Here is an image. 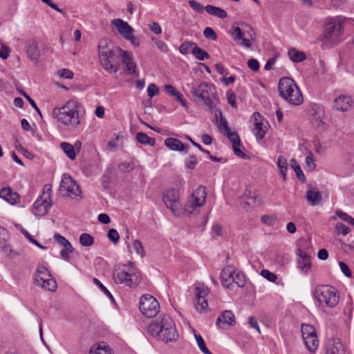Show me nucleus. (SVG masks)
Instances as JSON below:
<instances>
[{
	"instance_id": "f257e3e1",
	"label": "nucleus",
	"mask_w": 354,
	"mask_h": 354,
	"mask_svg": "<svg viewBox=\"0 0 354 354\" xmlns=\"http://www.w3.org/2000/svg\"><path fill=\"white\" fill-rule=\"evenodd\" d=\"M147 331L151 336L158 337L166 343L176 341L178 337L174 322L166 315L151 321L148 326Z\"/></svg>"
},
{
	"instance_id": "f03ea898",
	"label": "nucleus",
	"mask_w": 354,
	"mask_h": 354,
	"mask_svg": "<svg viewBox=\"0 0 354 354\" xmlns=\"http://www.w3.org/2000/svg\"><path fill=\"white\" fill-rule=\"evenodd\" d=\"M80 104L74 100L68 101L61 107L53 109L52 115L68 129H74L80 124Z\"/></svg>"
},
{
	"instance_id": "7ed1b4c3",
	"label": "nucleus",
	"mask_w": 354,
	"mask_h": 354,
	"mask_svg": "<svg viewBox=\"0 0 354 354\" xmlns=\"http://www.w3.org/2000/svg\"><path fill=\"white\" fill-rule=\"evenodd\" d=\"M278 91L279 95L287 102L292 105H299L303 102L302 94L290 77H282L279 82Z\"/></svg>"
},
{
	"instance_id": "20e7f679",
	"label": "nucleus",
	"mask_w": 354,
	"mask_h": 354,
	"mask_svg": "<svg viewBox=\"0 0 354 354\" xmlns=\"http://www.w3.org/2000/svg\"><path fill=\"white\" fill-rule=\"evenodd\" d=\"M117 283H123L130 288H136L141 280L140 272L137 268H128L127 265L118 266L113 272Z\"/></svg>"
},
{
	"instance_id": "39448f33",
	"label": "nucleus",
	"mask_w": 354,
	"mask_h": 354,
	"mask_svg": "<svg viewBox=\"0 0 354 354\" xmlns=\"http://www.w3.org/2000/svg\"><path fill=\"white\" fill-rule=\"evenodd\" d=\"M314 296L320 304L330 308L335 306L339 299L337 290L327 285L317 286L315 289Z\"/></svg>"
},
{
	"instance_id": "423d86ee",
	"label": "nucleus",
	"mask_w": 354,
	"mask_h": 354,
	"mask_svg": "<svg viewBox=\"0 0 354 354\" xmlns=\"http://www.w3.org/2000/svg\"><path fill=\"white\" fill-rule=\"evenodd\" d=\"M344 28L338 19H330L324 26V37L326 42L337 45L342 41Z\"/></svg>"
},
{
	"instance_id": "0eeeda50",
	"label": "nucleus",
	"mask_w": 354,
	"mask_h": 354,
	"mask_svg": "<svg viewBox=\"0 0 354 354\" xmlns=\"http://www.w3.org/2000/svg\"><path fill=\"white\" fill-rule=\"evenodd\" d=\"M35 281L37 285L49 291L53 292L57 288L56 281L44 266H40L37 268L35 274Z\"/></svg>"
},
{
	"instance_id": "6e6552de",
	"label": "nucleus",
	"mask_w": 354,
	"mask_h": 354,
	"mask_svg": "<svg viewBox=\"0 0 354 354\" xmlns=\"http://www.w3.org/2000/svg\"><path fill=\"white\" fill-rule=\"evenodd\" d=\"M140 310L147 317H155L159 312V303L150 295H142L140 299Z\"/></svg>"
},
{
	"instance_id": "1a4fd4ad",
	"label": "nucleus",
	"mask_w": 354,
	"mask_h": 354,
	"mask_svg": "<svg viewBox=\"0 0 354 354\" xmlns=\"http://www.w3.org/2000/svg\"><path fill=\"white\" fill-rule=\"evenodd\" d=\"M59 191L61 193L67 196L75 198L81 194V190L79 185L68 174L62 176L60 183Z\"/></svg>"
},
{
	"instance_id": "9d476101",
	"label": "nucleus",
	"mask_w": 354,
	"mask_h": 354,
	"mask_svg": "<svg viewBox=\"0 0 354 354\" xmlns=\"http://www.w3.org/2000/svg\"><path fill=\"white\" fill-rule=\"evenodd\" d=\"M191 93L197 100L202 101L209 109L213 108L211 100L212 87L207 83H201L197 87L192 88Z\"/></svg>"
},
{
	"instance_id": "9b49d317",
	"label": "nucleus",
	"mask_w": 354,
	"mask_h": 354,
	"mask_svg": "<svg viewBox=\"0 0 354 354\" xmlns=\"http://www.w3.org/2000/svg\"><path fill=\"white\" fill-rule=\"evenodd\" d=\"M179 192L175 189H169L163 194V201L167 207L171 209L174 215L180 214L181 204L179 201Z\"/></svg>"
},
{
	"instance_id": "f8f14e48",
	"label": "nucleus",
	"mask_w": 354,
	"mask_h": 354,
	"mask_svg": "<svg viewBox=\"0 0 354 354\" xmlns=\"http://www.w3.org/2000/svg\"><path fill=\"white\" fill-rule=\"evenodd\" d=\"M207 197L206 187L200 186L198 189L193 192L191 198L189 200L190 205H187L185 209L189 213H192L195 207H199L203 205Z\"/></svg>"
},
{
	"instance_id": "ddd939ff",
	"label": "nucleus",
	"mask_w": 354,
	"mask_h": 354,
	"mask_svg": "<svg viewBox=\"0 0 354 354\" xmlns=\"http://www.w3.org/2000/svg\"><path fill=\"white\" fill-rule=\"evenodd\" d=\"M50 199V194H48L46 196H40L34 203L32 207V212L36 216H43L48 212V208L50 203L48 202Z\"/></svg>"
},
{
	"instance_id": "4468645a",
	"label": "nucleus",
	"mask_w": 354,
	"mask_h": 354,
	"mask_svg": "<svg viewBox=\"0 0 354 354\" xmlns=\"http://www.w3.org/2000/svg\"><path fill=\"white\" fill-rule=\"evenodd\" d=\"M111 24L117 29L118 32L124 39H129V35L133 33V28L127 21L121 19L111 20Z\"/></svg>"
},
{
	"instance_id": "2eb2a0df",
	"label": "nucleus",
	"mask_w": 354,
	"mask_h": 354,
	"mask_svg": "<svg viewBox=\"0 0 354 354\" xmlns=\"http://www.w3.org/2000/svg\"><path fill=\"white\" fill-rule=\"evenodd\" d=\"M26 51L29 59L33 61L34 64L38 63L40 57L39 45L35 40H29L26 44Z\"/></svg>"
},
{
	"instance_id": "dca6fc26",
	"label": "nucleus",
	"mask_w": 354,
	"mask_h": 354,
	"mask_svg": "<svg viewBox=\"0 0 354 354\" xmlns=\"http://www.w3.org/2000/svg\"><path fill=\"white\" fill-rule=\"evenodd\" d=\"M235 317L231 310H224L218 317L216 324L220 328L231 326L235 324Z\"/></svg>"
},
{
	"instance_id": "f3484780",
	"label": "nucleus",
	"mask_w": 354,
	"mask_h": 354,
	"mask_svg": "<svg viewBox=\"0 0 354 354\" xmlns=\"http://www.w3.org/2000/svg\"><path fill=\"white\" fill-rule=\"evenodd\" d=\"M252 119L254 121L253 133L255 135L257 140H262L266 134V130L263 128L262 117L258 112H254L252 116Z\"/></svg>"
},
{
	"instance_id": "a211bd4d",
	"label": "nucleus",
	"mask_w": 354,
	"mask_h": 354,
	"mask_svg": "<svg viewBox=\"0 0 354 354\" xmlns=\"http://www.w3.org/2000/svg\"><path fill=\"white\" fill-rule=\"evenodd\" d=\"M297 254L299 257L297 261V267L303 273H307L311 268L310 256L299 248Z\"/></svg>"
},
{
	"instance_id": "6ab92c4d",
	"label": "nucleus",
	"mask_w": 354,
	"mask_h": 354,
	"mask_svg": "<svg viewBox=\"0 0 354 354\" xmlns=\"http://www.w3.org/2000/svg\"><path fill=\"white\" fill-rule=\"evenodd\" d=\"M235 268L232 266L225 267L221 272V283L224 287L230 288L234 283Z\"/></svg>"
},
{
	"instance_id": "aec40b11",
	"label": "nucleus",
	"mask_w": 354,
	"mask_h": 354,
	"mask_svg": "<svg viewBox=\"0 0 354 354\" xmlns=\"http://www.w3.org/2000/svg\"><path fill=\"white\" fill-rule=\"evenodd\" d=\"M121 52V48L115 47L111 50L109 55H107V59L100 60L101 64L106 66H116L118 62L120 60Z\"/></svg>"
},
{
	"instance_id": "412c9836",
	"label": "nucleus",
	"mask_w": 354,
	"mask_h": 354,
	"mask_svg": "<svg viewBox=\"0 0 354 354\" xmlns=\"http://www.w3.org/2000/svg\"><path fill=\"white\" fill-rule=\"evenodd\" d=\"M351 98L346 95H339L333 101V108L342 112L347 111L351 106Z\"/></svg>"
},
{
	"instance_id": "4be33fe9",
	"label": "nucleus",
	"mask_w": 354,
	"mask_h": 354,
	"mask_svg": "<svg viewBox=\"0 0 354 354\" xmlns=\"http://www.w3.org/2000/svg\"><path fill=\"white\" fill-rule=\"evenodd\" d=\"M325 354H345L342 342L339 339H330L326 344Z\"/></svg>"
},
{
	"instance_id": "5701e85b",
	"label": "nucleus",
	"mask_w": 354,
	"mask_h": 354,
	"mask_svg": "<svg viewBox=\"0 0 354 354\" xmlns=\"http://www.w3.org/2000/svg\"><path fill=\"white\" fill-rule=\"evenodd\" d=\"M0 197L12 205L16 204L19 200V195L13 192L9 187H3L0 190Z\"/></svg>"
},
{
	"instance_id": "b1692460",
	"label": "nucleus",
	"mask_w": 354,
	"mask_h": 354,
	"mask_svg": "<svg viewBox=\"0 0 354 354\" xmlns=\"http://www.w3.org/2000/svg\"><path fill=\"white\" fill-rule=\"evenodd\" d=\"M244 195L245 203L247 205L251 207H257L262 204V198L257 193L247 191Z\"/></svg>"
},
{
	"instance_id": "393cba45",
	"label": "nucleus",
	"mask_w": 354,
	"mask_h": 354,
	"mask_svg": "<svg viewBox=\"0 0 354 354\" xmlns=\"http://www.w3.org/2000/svg\"><path fill=\"white\" fill-rule=\"evenodd\" d=\"M115 48L113 45L109 44L106 39H101L98 45L100 61L101 59H107V55H109L111 50Z\"/></svg>"
},
{
	"instance_id": "a878e982",
	"label": "nucleus",
	"mask_w": 354,
	"mask_h": 354,
	"mask_svg": "<svg viewBox=\"0 0 354 354\" xmlns=\"http://www.w3.org/2000/svg\"><path fill=\"white\" fill-rule=\"evenodd\" d=\"M165 145L171 150L182 151L187 149L185 146L180 140L174 138H167L165 140Z\"/></svg>"
},
{
	"instance_id": "bb28decb",
	"label": "nucleus",
	"mask_w": 354,
	"mask_h": 354,
	"mask_svg": "<svg viewBox=\"0 0 354 354\" xmlns=\"http://www.w3.org/2000/svg\"><path fill=\"white\" fill-rule=\"evenodd\" d=\"M232 37L234 40H242V44L246 47H250L252 43L250 41V39L244 37V33L242 32L241 29L238 27H232V31L231 32Z\"/></svg>"
},
{
	"instance_id": "cd10ccee",
	"label": "nucleus",
	"mask_w": 354,
	"mask_h": 354,
	"mask_svg": "<svg viewBox=\"0 0 354 354\" xmlns=\"http://www.w3.org/2000/svg\"><path fill=\"white\" fill-rule=\"evenodd\" d=\"M205 10L209 15L216 16L221 19H224L227 16L225 10L212 5L206 6Z\"/></svg>"
},
{
	"instance_id": "c85d7f7f",
	"label": "nucleus",
	"mask_w": 354,
	"mask_h": 354,
	"mask_svg": "<svg viewBox=\"0 0 354 354\" xmlns=\"http://www.w3.org/2000/svg\"><path fill=\"white\" fill-rule=\"evenodd\" d=\"M89 354H112V349L109 346L106 345L104 342H102L92 346Z\"/></svg>"
},
{
	"instance_id": "c756f323",
	"label": "nucleus",
	"mask_w": 354,
	"mask_h": 354,
	"mask_svg": "<svg viewBox=\"0 0 354 354\" xmlns=\"http://www.w3.org/2000/svg\"><path fill=\"white\" fill-rule=\"evenodd\" d=\"M288 55L289 58L294 63H299L308 59L304 52L299 51L294 48L288 50Z\"/></svg>"
},
{
	"instance_id": "7c9ffc66",
	"label": "nucleus",
	"mask_w": 354,
	"mask_h": 354,
	"mask_svg": "<svg viewBox=\"0 0 354 354\" xmlns=\"http://www.w3.org/2000/svg\"><path fill=\"white\" fill-rule=\"evenodd\" d=\"M305 344L308 350L310 353H315L319 345V341L317 334L311 337L304 339Z\"/></svg>"
},
{
	"instance_id": "2f4dec72",
	"label": "nucleus",
	"mask_w": 354,
	"mask_h": 354,
	"mask_svg": "<svg viewBox=\"0 0 354 354\" xmlns=\"http://www.w3.org/2000/svg\"><path fill=\"white\" fill-rule=\"evenodd\" d=\"M277 166L281 175L283 180H286V171L288 169V163L286 158L283 156H279L277 160Z\"/></svg>"
},
{
	"instance_id": "473e14b6",
	"label": "nucleus",
	"mask_w": 354,
	"mask_h": 354,
	"mask_svg": "<svg viewBox=\"0 0 354 354\" xmlns=\"http://www.w3.org/2000/svg\"><path fill=\"white\" fill-rule=\"evenodd\" d=\"M60 147L70 159H75L76 154L75 151H74V147L72 145L63 142L61 143Z\"/></svg>"
},
{
	"instance_id": "72a5a7b5",
	"label": "nucleus",
	"mask_w": 354,
	"mask_h": 354,
	"mask_svg": "<svg viewBox=\"0 0 354 354\" xmlns=\"http://www.w3.org/2000/svg\"><path fill=\"white\" fill-rule=\"evenodd\" d=\"M136 140L141 144L153 146L155 145V139L149 137L146 133L142 132L137 133Z\"/></svg>"
},
{
	"instance_id": "f704fd0d",
	"label": "nucleus",
	"mask_w": 354,
	"mask_h": 354,
	"mask_svg": "<svg viewBox=\"0 0 354 354\" xmlns=\"http://www.w3.org/2000/svg\"><path fill=\"white\" fill-rule=\"evenodd\" d=\"M194 337L196 340L197 344L201 352L204 354H213L207 348L203 337L198 334L196 330H194Z\"/></svg>"
},
{
	"instance_id": "c9c22d12",
	"label": "nucleus",
	"mask_w": 354,
	"mask_h": 354,
	"mask_svg": "<svg viewBox=\"0 0 354 354\" xmlns=\"http://www.w3.org/2000/svg\"><path fill=\"white\" fill-rule=\"evenodd\" d=\"M290 166L292 168V169L295 171L297 178L301 182H304L306 180L305 176H304L299 165L297 162V160L295 159H292L290 160Z\"/></svg>"
},
{
	"instance_id": "e433bc0d",
	"label": "nucleus",
	"mask_w": 354,
	"mask_h": 354,
	"mask_svg": "<svg viewBox=\"0 0 354 354\" xmlns=\"http://www.w3.org/2000/svg\"><path fill=\"white\" fill-rule=\"evenodd\" d=\"M301 333L303 339L311 337L317 334L315 327L310 324H302Z\"/></svg>"
},
{
	"instance_id": "4c0bfd02",
	"label": "nucleus",
	"mask_w": 354,
	"mask_h": 354,
	"mask_svg": "<svg viewBox=\"0 0 354 354\" xmlns=\"http://www.w3.org/2000/svg\"><path fill=\"white\" fill-rule=\"evenodd\" d=\"M120 60L126 66H136V64L133 61L132 55L127 51L122 50Z\"/></svg>"
},
{
	"instance_id": "58836bf2",
	"label": "nucleus",
	"mask_w": 354,
	"mask_h": 354,
	"mask_svg": "<svg viewBox=\"0 0 354 354\" xmlns=\"http://www.w3.org/2000/svg\"><path fill=\"white\" fill-rule=\"evenodd\" d=\"M306 199L312 205H317L318 202L322 199L321 194L319 192L308 190L306 193Z\"/></svg>"
},
{
	"instance_id": "ea45409f",
	"label": "nucleus",
	"mask_w": 354,
	"mask_h": 354,
	"mask_svg": "<svg viewBox=\"0 0 354 354\" xmlns=\"http://www.w3.org/2000/svg\"><path fill=\"white\" fill-rule=\"evenodd\" d=\"M196 44L193 41H185L179 46V51L182 54H187L193 52Z\"/></svg>"
},
{
	"instance_id": "a19ab883",
	"label": "nucleus",
	"mask_w": 354,
	"mask_h": 354,
	"mask_svg": "<svg viewBox=\"0 0 354 354\" xmlns=\"http://www.w3.org/2000/svg\"><path fill=\"white\" fill-rule=\"evenodd\" d=\"M209 290L207 287L202 286L195 288L196 300L201 301L202 299H205Z\"/></svg>"
},
{
	"instance_id": "79ce46f5",
	"label": "nucleus",
	"mask_w": 354,
	"mask_h": 354,
	"mask_svg": "<svg viewBox=\"0 0 354 354\" xmlns=\"http://www.w3.org/2000/svg\"><path fill=\"white\" fill-rule=\"evenodd\" d=\"M80 243L83 246H91L94 243V238L89 234L84 233L80 236Z\"/></svg>"
},
{
	"instance_id": "37998d69",
	"label": "nucleus",
	"mask_w": 354,
	"mask_h": 354,
	"mask_svg": "<svg viewBox=\"0 0 354 354\" xmlns=\"http://www.w3.org/2000/svg\"><path fill=\"white\" fill-rule=\"evenodd\" d=\"M193 55L199 60H203L209 57V54L203 49L199 48L197 45L194 46L192 52Z\"/></svg>"
},
{
	"instance_id": "c03bdc74",
	"label": "nucleus",
	"mask_w": 354,
	"mask_h": 354,
	"mask_svg": "<svg viewBox=\"0 0 354 354\" xmlns=\"http://www.w3.org/2000/svg\"><path fill=\"white\" fill-rule=\"evenodd\" d=\"M56 75L61 79L68 80L72 79L74 76L73 72L66 68H62L58 70Z\"/></svg>"
},
{
	"instance_id": "a18cd8bd",
	"label": "nucleus",
	"mask_w": 354,
	"mask_h": 354,
	"mask_svg": "<svg viewBox=\"0 0 354 354\" xmlns=\"http://www.w3.org/2000/svg\"><path fill=\"white\" fill-rule=\"evenodd\" d=\"M234 283H236L239 287L243 288L245 285V278L243 273L236 272L234 276Z\"/></svg>"
},
{
	"instance_id": "49530a36",
	"label": "nucleus",
	"mask_w": 354,
	"mask_h": 354,
	"mask_svg": "<svg viewBox=\"0 0 354 354\" xmlns=\"http://www.w3.org/2000/svg\"><path fill=\"white\" fill-rule=\"evenodd\" d=\"M336 216L339 217L341 220L354 226V218H352L348 214H347L346 213L343 212L341 210H338L336 212Z\"/></svg>"
},
{
	"instance_id": "de8ad7c7",
	"label": "nucleus",
	"mask_w": 354,
	"mask_h": 354,
	"mask_svg": "<svg viewBox=\"0 0 354 354\" xmlns=\"http://www.w3.org/2000/svg\"><path fill=\"white\" fill-rule=\"evenodd\" d=\"M132 247L133 250L136 251V254L139 255L141 258L145 256V250L142 246V243L139 240H135L133 242Z\"/></svg>"
},
{
	"instance_id": "09e8293b",
	"label": "nucleus",
	"mask_w": 354,
	"mask_h": 354,
	"mask_svg": "<svg viewBox=\"0 0 354 354\" xmlns=\"http://www.w3.org/2000/svg\"><path fill=\"white\" fill-rule=\"evenodd\" d=\"M225 133L227 136V138L232 143V145H237L239 142H241L239 136L236 132L231 131L230 129L227 131H226Z\"/></svg>"
},
{
	"instance_id": "8fccbe9b",
	"label": "nucleus",
	"mask_w": 354,
	"mask_h": 354,
	"mask_svg": "<svg viewBox=\"0 0 354 354\" xmlns=\"http://www.w3.org/2000/svg\"><path fill=\"white\" fill-rule=\"evenodd\" d=\"M305 162L310 171L315 169L316 165L315 163L314 156L311 151H309L308 155L306 157Z\"/></svg>"
},
{
	"instance_id": "3c124183",
	"label": "nucleus",
	"mask_w": 354,
	"mask_h": 354,
	"mask_svg": "<svg viewBox=\"0 0 354 354\" xmlns=\"http://www.w3.org/2000/svg\"><path fill=\"white\" fill-rule=\"evenodd\" d=\"M194 306L199 313L205 312L208 306L206 299H202L201 301L196 300Z\"/></svg>"
},
{
	"instance_id": "603ef678",
	"label": "nucleus",
	"mask_w": 354,
	"mask_h": 354,
	"mask_svg": "<svg viewBox=\"0 0 354 354\" xmlns=\"http://www.w3.org/2000/svg\"><path fill=\"white\" fill-rule=\"evenodd\" d=\"M307 61H308V65H314L315 66H322L324 65H325V59L322 57H321L320 56H318L316 58H308L307 59Z\"/></svg>"
},
{
	"instance_id": "864d4df0",
	"label": "nucleus",
	"mask_w": 354,
	"mask_h": 354,
	"mask_svg": "<svg viewBox=\"0 0 354 354\" xmlns=\"http://www.w3.org/2000/svg\"><path fill=\"white\" fill-rule=\"evenodd\" d=\"M335 229L339 234H342L344 236L351 232V229L341 222L337 223Z\"/></svg>"
},
{
	"instance_id": "5fc2aeb1",
	"label": "nucleus",
	"mask_w": 354,
	"mask_h": 354,
	"mask_svg": "<svg viewBox=\"0 0 354 354\" xmlns=\"http://www.w3.org/2000/svg\"><path fill=\"white\" fill-rule=\"evenodd\" d=\"M204 36L211 40L215 41L217 39V35L213 28L206 27L203 31Z\"/></svg>"
},
{
	"instance_id": "6e6d98bb",
	"label": "nucleus",
	"mask_w": 354,
	"mask_h": 354,
	"mask_svg": "<svg viewBox=\"0 0 354 354\" xmlns=\"http://www.w3.org/2000/svg\"><path fill=\"white\" fill-rule=\"evenodd\" d=\"M94 283L97 286L100 290L107 296L109 297L112 301H113V297L111 293L109 291V290L100 282V281L97 279H93Z\"/></svg>"
},
{
	"instance_id": "4d7b16f0",
	"label": "nucleus",
	"mask_w": 354,
	"mask_h": 354,
	"mask_svg": "<svg viewBox=\"0 0 354 354\" xmlns=\"http://www.w3.org/2000/svg\"><path fill=\"white\" fill-rule=\"evenodd\" d=\"M261 274L264 278L271 282H274L277 279V277L274 273L271 272L268 270H262Z\"/></svg>"
},
{
	"instance_id": "13d9d810",
	"label": "nucleus",
	"mask_w": 354,
	"mask_h": 354,
	"mask_svg": "<svg viewBox=\"0 0 354 354\" xmlns=\"http://www.w3.org/2000/svg\"><path fill=\"white\" fill-rule=\"evenodd\" d=\"M20 93L29 102L30 104L37 111V112L42 118L41 113L38 106H37L35 102L25 91H21Z\"/></svg>"
},
{
	"instance_id": "bf43d9fd",
	"label": "nucleus",
	"mask_w": 354,
	"mask_h": 354,
	"mask_svg": "<svg viewBox=\"0 0 354 354\" xmlns=\"http://www.w3.org/2000/svg\"><path fill=\"white\" fill-rule=\"evenodd\" d=\"M158 93H159V88L156 84L151 83L148 86L147 95L149 97H153L157 95Z\"/></svg>"
},
{
	"instance_id": "052dcab7",
	"label": "nucleus",
	"mask_w": 354,
	"mask_h": 354,
	"mask_svg": "<svg viewBox=\"0 0 354 354\" xmlns=\"http://www.w3.org/2000/svg\"><path fill=\"white\" fill-rule=\"evenodd\" d=\"M188 3L193 10L197 11L199 13H202L205 10V8H203V6L199 2L195 0H189Z\"/></svg>"
},
{
	"instance_id": "680f3d73",
	"label": "nucleus",
	"mask_w": 354,
	"mask_h": 354,
	"mask_svg": "<svg viewBox=\"0 0 354 354\" xmlns=\"http://www.w3.org/2000/svg\"><path fill=\"white\" fill-rule=\"evenodd\" d=\"M108 238L114 243H117L119 241L120 236L115 229H110L108 232Z\"/></svg>"
},
{
	"instance_id": "e2e57ef3",
	"label": "nucleus",
	"mask_w": 354,
	"mask_h": 354,
	"mask_svg": "<svg viewBox=\"0 0 354 354\" xmlns=\"http://www.w3.org/2000/svg\"><path fill=\"white\" fill-rule=\"evenodd\" d=\"M21 232L32 243L35 244V245L38 246L40 248H46L44 246L39 244V243L37 240L33 239L32 236L26 230L22 229Z\"/></svg>"
},
{
	"instance_id": "0e129e2a",
	"label": "nucleus",
	"mask_w": 354,
	"mask_h": 354,
	"mask_svg": "<svg viewBox=\"0 0 354 354\" xmlns=\"http://www.w3.org/2000/svg\"><path fill=\"white\" fill-rule=\"evenodd\" d=\"M196 158L194 155L189 156L185 162L186 167L189 169H194L196 165Z\"/></svg>"
},
{
	"instance_id": "69168bd1",
	"label": "nucleus",
	"mask_w": 354,
	"mask_h": 354,
	"mask_svg": "<svg viewBox=\"0 0 354 354\" xmlns=\"http://www.w3.org/2000/svg\"><path fill=\"white\" fill-rule=\"evenodd\" d=\"M312 123L317 129H324L325 123L322 120V115H319L317 117L315 116L312 119Z\"/></svg>"
},
{
	"instance_id": "338daca9",
	"label": "nucleus",
	"mask_w": 354,
	"mask_h": 354,
	"mask_svg": "<svg viewBox=\"0 0 354 354\" xmlns=\"http://www.w3.org/2000/svg\"><path fill=\"white\" fill-rule=\"evenodd\" d=\"M240 146H241V142H239L237 145H234L232 146L233 147V151H234V153L237 156H239L240 158H242L243 159L248 158V156L241 150Z\"/></svg>"
},
{
	"instance_id": "774afa93",
	"label": "nucleus",
	"mask_w": 354,
	"mask_h": 354,
	"mask_svg": "<svg viewBox=\"0 0 354 354\" xmlns=\"http://www.w3.org/2000/svg\"><path fill=\"white\" fill-rule=\"evenodd\" d=\"M10 52V48L4 44H2L0 49V57L3 59H6L9 56Z\"/></svg>"
}]
</instances>
